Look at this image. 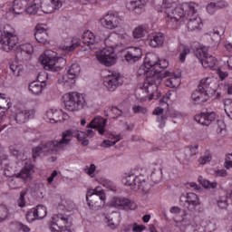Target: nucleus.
Returning a JSON list of instances; mask_svg holds the SVG:
<instances>
[{
    "label": "nucleus",
    "instance_id": "nucleus-1",
    "mask_svg": "<svg viewBox=\"0 0 232 232\" xmlns=\"http://www.w3.org/2000/svg\"><path fill=\"white\" fill-rule=\"evenodd\" d=\"M166 77H169L166 81V86L169 88H179L180 86V74H175L173 72H169V71H166L165 72L160 71V72H154V73L149 74L145 77L142 90L149 95V101H153V98L155 97V93H158L159 86H160V83L162 82V79H166Z\"/></svg>",
    "mask_w": 232,
    "mask_h": 232
},
{
    "label": "nucleus",
    "instance_id": "nucleus-2",
    "mask_svg": "<svg viewBox=\"0 0 232 232\" xmlns=\"http://www.w3.org/2000/svg\"><path fill=\"white\" fill-rule=\"evenodd\" d=\"M162 8L167 14V26L172 30H177L182 24L184 12H193L195 14V3H183L177 5L176 2L171 0H163Z\"/></svg>",
    "mask_w": 232,
    "mask_h": 232
},
{
    "label": "nucleus",
    "instance_id": "nucleus-3",
    "mask_svg": "<svg viewBox=\"0 0 232 232\" xmlns=\"http://www.w3.org/2000/svg\"><path fill=\"white\" fill-rule=\"evenodd\" d=\"M73 135L71 130H64L62 133V139L60 140H53L47 143H42L37 147L33 148V158L36 159L41 155H52L64 150L65 146L70 144V139Z\"/></svg>",
    "mask_w": 232,
    "mask_h": 232
},
{
    "label": "nucleus",
    "instance_id": "nucleus-4",
    "mask_svg": "<svg viewBox=\"0 0 232 232\" xmlns=\"http://www.w3.org/2000/svg\"><path fill=\"white\" fill-rule=\"evenodd\" d=\"M121 180L124 186H128L132 191L139 189L142 195H148L151 189V183L144 175L136 176L135 174L125 173Z\"/></svg>",
    "mask_w": 232,
    "mask_h": 232
},
{
    "label": "nucleus",
    "instance_id": "nucleus-5",
    "mask_svg": "<svg viewBox=\"0 0 232 232\" xmlns=\"http://www.w3.org/2000/svg\"><path fill=\"white\" fill-rule=\"evenodd\" d=\"M63 102L68 111H81L86 108V98L84 94L76 92L63 95Z\"/></svg>",
    "mask_w": 232,
    "mask_h": 232
},
{
    "label": "nucleus",
    "instance_id": "nucleus-6",
    "mask_svg": "<svg viewBox=\"0 0 232 232\" xmlns=\"http://www.w3.org/2000/svg\"><path fill=\"white\" fill-rule=\"evenodd\" d=\"M41 64H43L44 70H49L50 72H59L63 67L57 65L59 61L65 63V61L57 57V53L52 50H46L44 54L39 57Z\"/></svg>",
    "mask_w": 232,
    "mask_h": 232
},
{
    "label": "nucleus",
    "instance_id": "nucleus-7",
    "mask_svg": "<svg viewBox=\"0 0 232 232\" xmlns=\"http://www.w3.org/2000/svg\"><path fill=\"white\" fill-rule=\"evenodd\" d=\"M169 66V63L166 59H159L157 55H152L151 59H150L145 63V68H148L146 72V77L151 75V73H159V72H162L163 73L166 72L164 71L165 68Z\"/></svg>",
    "mask_w": 232,
    "mask_h": 232
},
{
    "label": "nucleus",
    "instance_id": "nucleus-8",
    "mask_svg": "<svg viewBox=\"0 0 232 232\" xmlns=\"http://www.w3.org/2000/svg\"><path fill=\"white\" fill-rule=\"evenodd\" d=\"M81 73V65L72 63L68 70V74L63 75L58 79L59 84H63L65 88H72L75 84V79Z\"/></svg>",
    "mask_w": 232,
    "mask_h": 232
},
{
    "label": "nucleus",
    "instance_id": "nucleus-9",
    "mask_svg": "<svg viewBox=\"0 0 232 232\" xmlns=\"http://www.w3.org/2000/svg\"><path fill=\"white\" fill-rule=\"evenodd\" d=\"M196 57L201 63L203 68L213 70L217 66V58L208 53V47L203 46L195 52Z\"/></svg>",
    "mask_w": 232,
    "mask_h": 232
},
{
    "label": "nucleus",
    "instance_id": "nucleus-10",
    "mask_svg": "<svg viewBox=\"0 0 232 232\" xmlns=\"http://www.w3.org/2000/svg\"><path fill=\"white\" fill-rule=\"evenodd\" d=\"M197 8H198V5L195 4L194 13L193 11H184V17L181 21V23H183V21L187 19V28H188L190 32H195V30H200V28H202V19L197 14Z\"/></svg>",
    "mask_w": 232,
    "mask_h": 232
},
{
    "label": "nucleus",
    "instance_id": "nucleus-11",
    "mask_svg": "<svg viewBox=\"0 0 232 232\" xmlns=\"http://www.w3.org/2000/svg\"><path fill=\"white\" fill-rule=\"evenodd\" d=\"M86 200L91 209H93V208L99 206L100 202H104V200H106V194H104V190H102L101 187H97L94 189L87 191Z\"/></svg>",
    "mask_w": 232,
    "mask_h": 232
},
{
    "label": "nucleus",
    "instance_id": "nucleus-12",
    "mask_svg": "<svg viewBox=\"0 0 232 232\" xmlns=\"http://www.w3.org/2000/svg\"><path fill=\"white\" fill-rule=\"evenodd\" d=\"M179 204L188 211H195L197 207L200 206V198L193 192L187 193L186 195L182 194L179 198Z\"/></svg>",
    "mask_w": 232,
    "mask_h": 232
},
{
    "label": "nucleus",
    "instance_id": "nucleus-13",
    "mask_svg": "<svg viewBox=\"0 0 232 232\" xmlns=\"http://www.w3.org/2000/svg\"><path fill=\"white\" fill-rule=\"evenodd\" d=\"M18 43L19 38H17V35L6 32L0 39V50H4V52H12V50L17 46Z\"/></svg>",
    "mask_w": 232,
    "mask_h": 232
},
{
    "label": "nucleus",
    "instance_id": "nucleus-14",
    "mask_svg": "<svg viewBox=\"0 0 232 232\" xmlns=\"http://www.w3.org/2000/svg\"><path fill=\"white\" fill-rule=\"evenodd\" d=\"M100 24H102V26H103V28H107L108 30H113L121 24V18L119 17L118 13L110 11L100 20Z\"/></svg>",
    "mask_w": 232,
    "mask_h": 232
},
{
    "label": "nucleus",
    "instance_id": "nucleus-15",
    "mask_svg": "<svg viewBox=\"0 0 232 232\" xmlns=\"http://www.w3.org/2000/svg\"><path fill=\"white\" fill-rule=\"evenodd\" d=\"M96 59L104 66H112L115 64V53L112 50L103 49L97 52Z\"/></svg>",
    "mask_w": 232,
    "mask_h": 232
},
{
    "label": "nucleus",
    "instance_id": "nucleus-16",
    "mask_svg": "<svg viewBox=\"0 0 232 232\" xmlns=\"http://www.w3.org/2000/svg\"><path fill=\"white\" fill-rule=\"evenodd\" d=\"M68 113L63 111V110L58 109H49L46 111V119H48L51 124H55V122H63L68 119Z\"/></svg>",
    "mask_w": 232,
    "mask_h": 232
},
{
    "label": "nucleus",
    "instance_id": "nucleus-17",
    "mask_svg": "<svg viewBox=\"0 0 232 232\" xmlns=\"http://www.w3.org/2000/svg\"><path fill=\"white\" fill-rule=\"evenodd\" d=\"M32 53H34V46L31 44H23L16 48L18 61H28Z\"/></svg>",
    "mask_w": 232,
    "mask_h": 232
},
{
    "label": "nucleus",
    "instance_id": "nucleus-18",
    "mask_svg": "<svg viewBox=\"0 0 232 232\" xmlns=\"http://www.w3.org/2000/svg\"><path fill=\"white\" fill-rule=\"evenodd\" d=\"M40 6L44 14H53L63 6V0H45Z\"/></svg>",
    "mask_w": 232,
    "mask_h": 232
},
{
    "label": "nucleus",
    "instance_id": "nucleus-19",
    "mask_svg": "<svg viewBox=\"0 0 232 232\" xmlns=\"http://www.w3.org/2000/svg\"><path fill=\"white\" fill-rule=\"evenodd\" d=\"M216 117L217 115L213 111L201 112L194 117V121L202 126H209L215 121Z\"/></svg>",
    "mask_w": 232,
    "mask_h": 232
},
{
    "label": "nucleus",
    "instance_id": "nucleus-20",
    "mask_svg": "<svg viewBox=\"0 0 232 232\" xmlns=\"http://www.w3.org/2000/svg\"><path fill=\"white\" fill-rule=\"evenodd\" d=\"M122 82H121V75L119 74H111L108 75L104 80V86L107 87L109 92H115L119 86H121Z\"/></svg>",
    "mask_w": 232,
    "mask_h": 232
},
{
    "label": "nucleus",
    "instance_id": "nucleus-21",
    "mask_svg": "<svg viewBox=\"0 0 232 232\" xmlns=\"http://www.w3.org/2000/svg\"><path fill=\"white\" fill-rule=\"evenodd\" d=\"M112 208H124L125 209H135L137 205L126 198H113L111 201Z\"/></svg>",
    "mask_w": 232,
    "mask_h": 232
},
{
    "label": "nucleus",
    "instance_id": "nucleus-22",
    "mask_svg": "<svg viewBox=\"0 0 232 232\" xmlns=\"http://www.w3.org/2000/svg\"><path fill=\"white\" fill-rule=\"evenodd\" d=\"M124 57L127 63H137V61L142 57V49L139 47H130L127 50Z\"/></svg>",
    "mask_w": 232,
    "mask_h": 232
},
{
    "label": "nucleus",
    "instance_id": "nucleus-23",
    "mask_svg": "<svg viewBox=\"0 0 232 232\" xmlns=\"http://www.w3.org/2000/svg\"><path fill=\"white\" fill-rule=\"evenodd\" d=\"M106 122H108V120L98 116L92 120L89 123V127L97 130L100 135H104V131H106Z\"/></svg>",
    "mask_w": 232,
    "mask_h": 232
},
{
    "label": "nucleus",
    "instance_id": "nucleus-24",
    "mask_svg": "<svg viewBox=\"0 0 232 232\" xmlns=\"http://www.w3.org/2000/svg\"><path fill=\"white\" fill-rule=\"evenodd\" d=\"M68 226V218L63 214H56L53 217V221L50 225V229H62Z\"/></svg>",
    "mask_w": 232,
    "mask_h": 232
},
{
    "label": "nucleus",
    "instance_id": "nucleus-25",
    "mask_svg": "<svg viewBox=\"0 0 232 232\" xmlns=\"http://www.w3.org/2000/svg\"><path fill=\"white\" fill-rule=\"evenodd\" d=\"M209 99V94L207 92L200 90L198 87L191 94L190 101L193 104H202L208 102Z\"/></svg>",
    "mask_w": 232,
    "mask_h": 232
},
{
    "label": "nucleus",
    "instance_id": "nucleus-26",
    "mask_svg": "<svg viewBox=\"0 0 232 232\" xmlns=\"http://www.w3.org/2000/svg\"><path fill=\"white\" fill-rule=\"evenodd\" d=\"M34 115H35L34 110L18 111L15 114V121L17 124H24L29 119H34Z\"/></svg>",
    "mask_w": 232,
    "mask_h": 232
},
{
    "label": "nucleus",
    "instance_id": "nucleus-27",
    "mask_svg": "<svg viewBox=\"0 0 232 232\" xmlns=\"http://www.w3.org/2000/svg\"><path fill=\"white\" fill-rule=\"evenodd\" d=\"M82 43L86 44V46H89L91 50H95V48H97V40L91 31L83 33Z\"/></svg>",
    "mask_w": 232,
    "mask_h": 232
},
{
    "label": "nucleus",
    "instance_id": "nucleus-28",
    "mask_svg": "<svg viewBox=\"0 0 232 232\" xmlns=\"http://www.w3.org/2000/svg\"><path fill=\"white\" fill-rule=\"evenodd\" d=\"M35 30L34 37L36 41L42 44H46V43H48V33H46V29L38 24L36 25Z\"/></svg>",
    "mask_w": 232,
    "mask_h": 232
},
{
    "label": "nucleus",
    "instance_id": "nucleus-29",
    "mask_svg": "<svg viewBox=\"0 0 232 232\" xmlns=\"http://www.w3.org/2000/svg\"><path fill=\"white\" fill-rule=\"evenodd\" d=\"M198 88L203 92H206L208 95L215 93V89H213V79L211 78H205L201 80Z\"/></svg>",
    "mask_w": 232,
    "mask_h": 232
},
{
    "label": "nucleus",
    "instance_id": "nucleus-30",
    "mask_svg": "<svg viewBox=\"0 0 232 232\" xmlns=\"http://www.w3.org/2000/svg\"><path fill=\"white\" fill-rule=\"evenodd\" d=\"M30 0H14L13 2V13L16 15H21L23 10L28 6Z\"/></svg>",
    "mask_w": 232,
    "mask_h": 232
},
{
    "label": "nucleus",
    "instance_id": "nucleus-31",
    "mask_svg": "<svg viewBox=\"0 0 232 232\" xmlns=\"http://www.w3.org/2000/svg\"><path fill=\"white\" fill-rule=\"evenodd\" d=\"M224 32H226L224 27L218 26V27H215L209 33V35H210L212 41L215 43V44H220V42L222 41V35H224Z\"/></svg>",
    "mask_w": 232,
    "mask_h": 232
},
{
    "label": "nucleus",
    "instance_id": "nucleus-32",
    "mask_svg": "<svg viewBox=\"0 0 232 232\" xmlns=\"http://www.w3.org/2000/svg\"><path fill=\"white\" fill-rule=\"evenodd\" d=\"M126 6L128 10L135 12V14H142L144 12V4L140 0H132Z\"/></svg>",
    "mask_w": 232,
    "mask_h": 232
},
{
    "label": "nucleus",
    "instance_id": "nucleus-33",
    "mask_svg": "<svg viewBox=\"0 0 232 232\" xmlns=\"http://www.w3.org/2000/svg\"><path fill=\"white\" fill-rule=\"evenodd\" d=\"M9 151L13 157H15L18 160L24 159V149L21 145H11Z\"/></svg>",
    "mask_w": 232,
    "mask_h": 232
},
{
    "label": "nucleus",
    "instance_id": "nucleus-34",
    "mask_svg": "<svg viewBox=\"0 0 232 232\" xmlns=\"http://www.w3.org/2000/svg\"><path fill=\"white\" fill-rule=\"evenodd\" d=\"M108 226L111 229H115L119 224H121V215L117 212H113L111 215L106 217Z\"/></svg>",
    "mask_w": 232,
    "mask_h": 232
},
{
    "label": "nucleus",
    "instance_id": "nucleus-35",
    "mask_svg": "<svg viewBox=\"0 0 232 232\" xmlns=\"http://www.w3.org/2000/svg\"><path fill=\"white\" fill-rule=\"evenodd\" d=\"M164 34L157 33L150 38V44L152 48H159V46L164 44Z\"/></svg>",
    "mask_w": 232,
    "mask_h": 232
},
{
    "label": "nucleus",
    "instance_id": "nucleus-36",
    "mask_svg": "<svg viewBox=\"0 0 232 232\" xmlns=\"http://www.w3.org/2000/svg\"><path fill=\"white\" fill-rule=\"evenodd\" d=\"M41 8V0H34L32 4L26 7V12L29 15H35Z\"/></svg>",
    "mask_w": 232,
    "mask_h": 232
},
{
    "label": "nucleus",
    "instance_id": "nucleus-37",
    "mask_svg": "<svg viewBox=\"0 0 232 232\" xmlns=\"http://www.w3.org/2000/svg\"><path fill=\"white\" fill-rule=\"evenodd\" d=\"M146 32H148V27L146 25H140L134 28L132 35L134 39H142L146 35Z\"/></svg>",
    "mask_w": 232,
    "mask_h": 232
},
{
    "label": "nucleus",
    "instance_id": "nucleus-38",
    "mask_svg": "<svg viewBox=\"0 0 232 232\" xmlns=\"http://www.w3.org/2000/svg\"><path fill=\"white\" fill-rule=\"evenodd\" d=\"M29 92L33 93V95H41L43 93V84L39 82H33L29 84Z\"/></svg>",
    "mask_w": 232,
    "mask_h": 232
},
{
    "label": "nucleus",
    "instance_id": "nucleus-39",
    "mask_svg": "<svg viewBox=\"0 0 232 232\" xmlns=\"http://www.w3.org/2000/svg\"><path fill=\"white\" fill-rule=\"evenodd\" d=\"M16 177L18 178V179H21L22 180H24V182H26V180H32V169H22Z\"/></svg>",
    "mask_w": 232,
    "mask_h": 232
},
{
    "label": "nucleus",
    "instance_id": "nucleus-40",
    "mask_svg": "<svg viewBox=\"0 0 232 232\" xmlns=\"http://www.w3.org/2000/svg\"><path fill=\"white\" fill-rule=\"evenodd\" d=\"M190 50L189 47L181 44L178 48V53H179V61L180 63H186V57L188 54H189Z\"/></svg>",
    "mask_w": 232,
    "mask_h": 232
},
{
    "label": "nucleus",
    "instance_id": "nucleus-41",
    "mask_svg": "<svg viewBox=\"0 0 232 232\" xmlns=\"http://www.w3.org/2000/svg\"><path fill=\"white\" fill-rule=\"evenodd\" d=\"M122 115V111L119 110L117 107H111L107 111H105V116L111 119H119Z\"/></svg>",
    "mask_w": 232,
    "mask_h": 232
},
{
    "label": "nucleus",
    "instance_id": "nucleus-42",
    "mask_svg": "<svg viewBox=\"0 0 232 232\" xmlns=\"http://www.w3.org/2000/svg\"><path fill=\"white\" fill-rule=\"evenodd\" d=\"M36 217L38 218V220H43V218H45L46 215H48V210L46 209V207L43 205H38L36 208H34Z\"/></svg>",
    "mask_w": 232,
    "mask_h": 232
},
{
    "label": "nucleus",
    "instance_id": "nucleus-43",
    "mask_svg": "<svg viewBox=\"0 0 232 232\" xmlns=\"http://www.w3.org/2000/svg\"><path fill=\"white\" fill-rule=\"evenodd\" d=\"M4 95L0 93V113H5V111L10 110V102Z\"/></svg>",
    "mask_w": 232,
    "mask_h": 232
},
{
    "label": "nucleus",
    "instance_id": "nucleus-44",
    "mask_svg": "<svg viewBox=\"0 0 232 232\" xmlns=\"http://www.w3.org/2000/svg\"><path fill=\"white\" fill-rule=\"evenodd\" d=\"M7 184H8L10 189H19V188H21V180L19 179V178L17 176L9 178L7 179Z\"/></svg>",
    "mask_w": 232,
    "mask_h": 232
},
{
    "label": "nucleus",
    "instance_id": "nucleus-45",
    "mask_svg": "<svg viewBox=\"0 0 232 232\" xmlns=\"http://www.w3.org/2000/svg\"><path fill=\"white\" fill-rule=\"evenodd\" d=\"M213 159V156L211 155V152L209 150H207L204 155L200 156L199 159L198 160V162L201 166H204V164H208V162H211Z\"/></svg>",
    "mask_w": 232,
    "mask_h": 232
},
{
    "label": "nucleus",
    "instance_id": "nucleus-46",
    "mask_svg": "<svg viewBox=\"0 0 232 232\" xmlns=\"http://www.w3.org/2000/svg\"><path fill=\"white\" fill-rule=\"evenodd\" d=\"M10 70L13 72L14 75H15V77H19V75H21V72H23L24 67L23 65L17 63V62H14L13 63L10 64Z\"/></svg>",
    "mask_w": 232,
    "mask_h": 232
},
{
    "label": "nucleus",
    "instance_id": "nucleus-47",
    "mask_svg": "<svg viewBox=\"0 0 232 232\" xmlns=\"http://www.w3.org/2000/svg\"><path fill=\"white\" fill-rule=\"evenodd\" d=\"M66 131H72V135L70 138V142H72V137H77L78 140H84V139H86V132L83 131H75L73 130H66Z\"/></svg>",
    "mask_w": 232,
    "mask_h": 232
},
{
    "label": "nucleus",
    "instance_id": "nucleus-48",
    "mask_svg": "<svg viewBox=\"0 0 232 232\" xmlns=\"http://www.w3.org/2000/svg\"><path fill=\"white\" fill-rule=\"evenodd\" d=\"M200 182L203 188H206V189H216V188L218 186L217 181L211 182L208 179H201Z\"/></svg>",
    "mask_w": 232,
    "mask_h": 232
},
{
    "label": "nucleus",
    "instance_id": "nucleus-49",
    "mask_svg": "<svg viewBox=\"0 0 232 232\" xmlns=\"http://www.w3.org/2000/svg\"><path fill=\"white\" fill-rule=\"evenodd\" d=\"M113 139H116V140L111 141L110 140H104L102 144L101 145L102 148H110L111 146H115V144L119 142V140H121V135H117V136H113Z\"/></svg>",
    "mask_w": 232,
    "mask_h": 232
},
{
    "label": "nucleus",
    "instance_id": "nucleus-50",
    "mask_svg": "<svg viewBox=\"0 0 232 232\" xmlns=\"http://www.w3.org/2000/svg\"><path fill=\"white\" fill-rule=\"evenodd\" d=\"M97 169V167L95 166V164H91L90 166H86L84 168V172L86 173V175H88L89 177H91V179L95 178V170Z\"/></svg>",
    "mask_w": 232,
    "mask_h": 232
},
{
    "label": "nucleus",
    "instance_id": "nucleus-51",
    "mask_svg": "<svg viewBox=\"0 0 232 232\" xmlns=\"http://www.w3.org/2000/svg\"><path fill=\"white\" fill-rule=\"evenodd\" d=\"M225 111L229 119L232 120V99L225 100Z\"/></svg>",
    "mask_w": 232,
    "mask_h": 232
},
{
    "label": "nucleus",
    "instance_id": "nucleus-52",
    "mask_svg": "<svg viewBox=\"0 0 232 232\" xmlns=\"http://www.w3.org/2000/svg\"><path fill=\"white\" fill-rule=\"evenodd\" d=\"M26 220L27 222H35V220H39V218H37V214L35 212V208H32L27 212Z\"/></svg>",
    "mask_w": 232,
    "mask_h": 232
},
{
    "label": "nucleus",
    "instance_id": "nucleus-53",
    "mask_svg": "<svg viewBox=\"0 0 232 232\" xmlns=\"http://www.w3.org/2000/svg\"><path fill=\"white\" fill-rule=\"evenodd\" d=\"M132 111L134 113H141L142 115H146L148 113V109L140 105H134L132 107Z\"/></svg>",
    "mask_w": 232,
    "mask_h": 232
},
{
    "label": "nucleus",
    "instance_id": "nucleus-54",
    "mask_svg": "<svg viewBox=\"0 0 232 232\" xmlns=\"http://www.w3.org/2000/svg\"><path fill=\"white\" fill-rule=\"evenodd\" d=\"M80 44H81L79 42H72V45L70 46L68 45L62 46V50H63V52H73V50H75V48L80 46Z\"/></svg>",
    "mask_w": 232,
    "mask_h": 232
},
{
    "label": "nucleus",
    "instance_id": "nucleus-55",
    "mask_svg": "<svg viewBox=\"0 0 232 232\" xmlns=\"http://www.w3.org/2000/svg\"><path fill=\"white\" fill-rule=\"evenodd\" d=\"M24 197H26V191H22L18 199L19 208H24L26 206V200L24 199Z\"/></svg>",
    "mask_w": 232,
    "mask_h": 232
},
{
    "label": "nucleus",
    "instance_id": "nucleus-56",
    "mask_svg": "<svg viewBox=\"0 0 232 232\" xmlns=\"http://www.w3.org/2000/svg\"><path fill=\"white\" fill-rule=\"evenodd\" d=\"M0 213H4L3 218H0V222H3V220H6V218H8V208H6V206H0Z\"/></svg>",
    "mask_w": 232,
    "mask_h": 232
},
{
    "label": "nucleus",
    "instance_id": "nucleus-57",
    "mask_svg": "<svg viewBox=\"0 0 232 232\" xmlns=\"http://www.w3.org/2000/svg\"><path fill=\"white\" fill-rule=\"evenodd\" d=\"M207 12L210 15H213V14H215V12H217V5H215V3L211 2V3L208 4Z\"/></svg>",
    "mask_w": 232,
    "mask_h": 232
},
{
    "label": "nucleus",
    "instance_id": "nucleus-58",
    "mask_svg": "<svg viewBox=\"0 0 232 232\" xmlns=\"http://www.w3.org/2000/svg\"><path fill=\"white\" fill-rule=\"evenodd\" d=\"M166 121H168V116L166 115L158 116L157 122H159L160 128H164V126H166Z\"/></svg>",
    "mask_w": 232,
    "mask_h": 232
},
{
    "label": "nucleus",
    "instance_id": "nucleus-59",
    "mask_svg": "<svg viewBox=\"0 0 232 232\" xmlns=\"http://www.w3.org/2000/svg\"><path fill=\"white\" fill-rule=\"evenodd\" d=\"M218 208H220V209H227V208L228 206L227 199L226 198H220L218 201Z\"/></svg>",
    "mask_w": 232,
    "mask_h": 232
},
{
    "label": "nucleus",
    "instance_id": "nucleus-60",
    "mask_svg": "<svg viewBox=\"0 0 232 232\" xmlns=\"http://www.w3.org/2000/svg\"><path fill=\"white\" fill-rule=\"evenodd\" d=\"M188 189H192L193 191L200 190V185L197 184L196 182H188L187 183Z\"/></svg>",
    "mask_w": 232,
    "mask_h": 232
},
{
    "label": "nucleus",
    "instance_id": "nucleus-61",
    "mask_svg": "<svg viewBox=\"0 0 232 232\" xmlns=\"http://www.w3.org/2000/svg\"><path fill=\"white\" fill-rule=\"evenodd\" d=\"M146 229L144 225H139L137 223L132 224V231L133 232H142Z\"/></svg>",
    "mask_w": 232,
    "mask_h": 232
},
{
    "label": "nucleus",
    "instance_id": "nucleus-62",
    "mask_svg": "<svg viewBox=\"0 0 232 232\" xmlns=\"http://www.w3.org/2000/svg\"><path fill=\"white\" fill-rule=\"evenodd\" d=\"M164 113V109L160 108V107H156L153 111L152 114L153 115H157V117H160L162 116Z\"/></svg>",
    "mask_w": 232,
    "mask_h": 232
},
{
    "label": "nucleus",
    "instance_id": "nucleus-63",
    "mask_svg": "<svg viewBox=\"0 0 232 232\" xmlns=\"http://www.w3.org/2000/svg\"><path fill=\"white\" fill-rule=\"evenodd\" d=\"M216 177H226L227 175V170L222 169H218L215 171Z\"/></svg>",
    "mask_w": 232,
    "mask_h": 232
},
{
    "label": "nucleus",
    "instance_id": "nucleus-64",
    "mask_svg": "<svg viewBox=\"0 0 232 232\" xmlns=\"http://www.w3.org/2000/svg\"><path fill=\"white\" fill-rule=\"evenodd\" d=\"M217 73L218 75V77L221 79V81H224V79H226V77H227L228 73L226 72H223L222 70L218 69L217 71Z\"/></svg>",
    "mask_w": 232,
    "mask_h": 232
}]
</instances>
